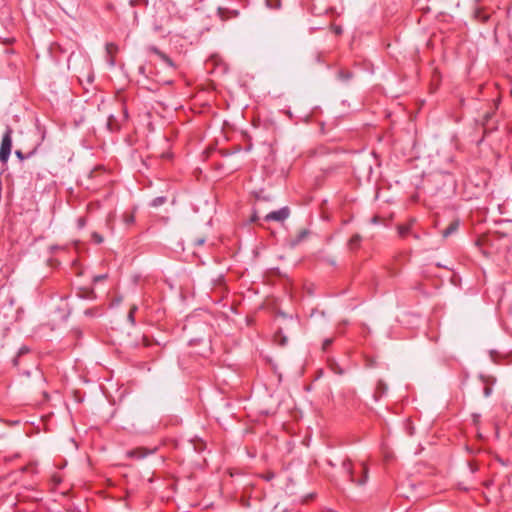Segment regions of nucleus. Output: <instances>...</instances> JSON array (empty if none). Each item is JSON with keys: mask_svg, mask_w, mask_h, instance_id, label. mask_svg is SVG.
Here are the masks:
<instances>
[{"mask_svg": "<svg viewBox=\"0 0 512 512\" xmlns=\"http://www.w3.org/2000/svg\"><path fill=\"white\" fill-rule=\"evenodd\" d=\"M12 149V129L7 128L5 134L2 137L1 146H0V160L3 163H6L9 159L10 153Z\"/></svg>", "mask_w": 512, "mask_h": 512, "instance_id": "obj_1", "label": "nucleus"}, {"mask_svg": "<svg viewBox=\"0 0 512 512\" xmlns=\"http://www.w3.org/2000/svg\"><path fill=\"white\" fill-rule=\"evenodd\" d=\"M289 215H290L289 208L283 207L280 210L268 213L264 219L266 221L283 222L289 217Z\"/></svg>", "mask_w": 512, "mask_h": 512, "instance_id": "obj_2", "label": "nucleus"}, {"mask_svg": "<svg viewBox=\"0 0 512 512\" xmlns=\"http://www.w3.org/2000/svg\"><path fill=\"white\" fill-rule=\"evenodd\" d=\"M105 49H106V54H107L108 65H109V67H113L115 64L114 55L117 53L118 47L113 43H108L106 45Z\"/></svg>", "mask_w": 512, "mask_h": 512, "instance_id": "obj_3", "label": "nucleus"}, {"mask_svg": "<svg viewBox=\"0 0 512 512\" xmlns=\"http://www.w3.org/2000/svg\"><path fill=\"white\" fill-rule=\"evenodd\" d=\"M153 452H154V450H147L145 448L140 447V448H136V449L128 451L127 456L132 457V458L142 459V458L146 457L148 454H152Z\"/></svg>", "mask_w": 512, "mask_h": 512, "instance_id": "obj_4", "label": "nucleus"}, {"mask_svg": "<svg viewBox=\"0 0 512 512\" xmlns=\"http://www.w3.org/2000/svg\"><path fill=\"white\" fill-rule=\"evenodd\" d=\"M151 52H153L154 54H156L165 64H167L168 66L174 68V63L173 61L166 55L164 54L163 52H161L159 49H157L156 47H151L149 49Z\"/></svg>", "mask_w": 512, "mask_h": 512, "instance_id": "obj_5", "label": "nucleus"}, {"mask_svg": "<svg viewBox=\"0 0 512 512\" xmlns=\"http://www.w3.org/2000/svg\"><path fill=\"white\" fill-rule=\"evenodd\" d=\"M310 232L307 229H301L295 238L291 241V245L295 246L305 240L309 236Z\"/></svg>", "mask_w": 512, "mask_h": 512, "instance_id": "obj_6", "label": "nucleus"}, {"mask_svg": "<svg viewBox=\"0 0 512 512\" xmlns=\"http://www.w3.org/2000/svg\"><path fill=\"white\" fill-rule=\"evenodd\" d=\"M459 227V221L458 220H454L452 221L449 226L443 231L442 233V236L444 238H447L448 236H450L451 234H453L454 232L457 231Z\"/></svg>", "mask_w": 512, "mask_h": 512, "instance_id": "obj_7", "label": "nucleus"}, {"mask_svg": "<svg viewBox=\"0 0 512 512\" xmlns=\"http://www.w3.org/2000/svg\"><path fill=\"white\" fill-rule=\"evenodd\" d=\"M362 466H363L362 478L359 481L354 482V483H357L358 485H364L368 480V467L365 463H363Z\"/></svg>", "mask_w": 512, "mask_h": 512, "instance_id": "obj_8", "label": "nucleus"}, {"mask_svg": "<svg viewBox=\"0 0 512 512\" xmlns=\"http://www.w3.org/2000/svg\"><path fill=\"white\" fill-rule=\"evenodd\" d=\"M343 468L349 473L350 475V480L352 482H355V479L353 477V469H352V464H351V461L350 460H345L343 462Z\"/></svg>", "mask_w": 512, "mask_h": 512, "instance_id": "obj_9", "label": "nucleus"}, {"mask_svg": "<svg viewBox=\"0 0 512 512\" xmlns=\"http://www.w3.org/2000/svg\"><path fill=\"white\" fill-rule=\"evenodd\" d=\"M414 222V220H411L410 224H402L398 226V232L401 236H405L411 228V224Z\"/></svg>", "mask_w": 512, "mask_h": 512, "instance_id": "obj_10", "label": "nucleus"}, {"mask_svg": "<svg viewBox=\"0 0 512 512\" xmlns=\"http://www.w3.org/2000/svg\"><path fill=\"white\" fill-rule=\"evenodd\" d=\"M362 237L359 235V234H355L354 236H352L349 240V246L351 248H355V247H358L360 241H361Z\"/></svg>", "mask_w": 512, "mask_h": 512, "instance_id": "obj_11", "label": "nucleus"}, {"mask_svg": "<svg viewBox=\"0 0 512 512\" xmlns=\"http://www.w3.org/2000/svg\"><path fill=\"white\" fill-rule=\"evenodd\" d=\"M192 442L196 451H202L205 448V444L200 439L193 440Z\"/></svg>", "mask_w": 512, "mask_h": 512, "instance_id": "obj_12", "label": "nucleus"}, {"mask_svg": "<svg viewBox=\"0 0 512 512\" xmlns=\"http://www.w3.org/2000/svg\"><path fill=\"white\" fill-rule=\"evenodd\" d=\"M137 306L136 305H132L130 307V310H129V313H128V321L131 323V324H134V314L135 312L137 311Z\"/></svg>", "mask_w": 512, "mask_h": 512, "instance_id": "obj_13", "label": "nucleus"}, {"mask_svg": "<svg viewBox=\"0 0 512 512\" xmlns=\"http://www.w3.org/2000/svg\"><path fill=\"white\" fill-rule=\"evenodd\" d=\"M267 7L277 9L280 7V0H266Z\"/></svg>", "mask_w": 512, "mask_h": 512, "instance_id": "obj_14", "label": "nucleus"}, {"mask_svg": "<svg viewBox=\"0 0 512 512\" xmlns=\"http://www.w3.org/2000/svg\"><path fill=\"white\" fill-rule=\"evenodd\" d=\"M15 155H16V157H17L19 160H21V161H23V160H25V159H26V156L22 153V151H21V150H16V151H15Z\"/></svg>", "mask_w": 512, "mask_h": 512, "instance_id": "obj_15", "label": "nucleus"}, {"mask_svg": "<svg viewBox=\"0 0 512 512\" xmlns=\"http://www.w3.org/2000/svg\"><path fill=\"white\" fill-rule=\"evenodd\" d=\"M92 237L97 243L103 242V237L101 235H99L98 233H93Z\"/></svg>", "mask_w": 512, "mask_h": 512, "instance_id": "obj_16", "label": "nucleus"}, {"mask_svg": "<svg viewBox=\"0 0 512 512\" xmlns=\"http://www.w3.org/2000/svg\"><path fill=\"white\" fill-rule=\"evenodd\" d=\"M164 203V198H156L153 200V206H159Z\"/></svg>", "mask_w": 512, "mask_h": 512, "instance_id": "obj_17", "label": "nucleus"}, {"mask_svg": "<svg viewBox=\"0 0 512 512\" xmlns=\"http://www.w3.org/2000/svg\"><path fill=\"white\" fill-rule=\"evenodd\" d=\"M113 124H114V118H113V116H110V117H109V119H108V123H107L108 128H109L110 130H112V129H113Z\"/></svg>", "mask_w": 512, "mask_h": 512, "instance_id": "obj_18", "label": "nucleus"}, {"mask_svg": "<svg viewBox=\"0 0 512 512\" xmlns=\"http://www.w3.org/2000/svg\"><path fill=\"white\" fill-rule=\"evenodd\" d=\"M377 389L379 391H384L386 390V385L382 381H379Z\"/></svg>", "mask_w": 512, "mask_h": 512, "instance_id": "obj_19", "label": "nucleus"}, {"mask_svg": "<svg viewBox=\"0 0 512 512\" xmlns=\"http://www.w3.org/2000/svg\"><path fill=\"white\" fill-rule=\"evenodd\" d=\"M107 275H99V276H95L94 277V281L97 282V281H101V280H104L106 279Z\"/></svg>", "mask_w": 512, "mask_h": 512, "instance_id": "obj_20", "label": "nucleus"}, {"mask_svg": "<svg viewBox=\"0 0 512 512\" xmlns=\"http://www.w3.org/2000/svg\"><path fill=\"white\" fill-rule=\"evenodd\" d=\"M490 394H491V388H490V387H488V386H487V387H485V389H484V395H485L486 397H488Z\"/></svg>", "mask_w": 512, "mask_h": 512, "instance_id": "obj_21", "label": "nucleus"}, {"mask_svg": "<svg viewBox=\"0 0 512 512\" xmlns=\"http://www.w3.org/2000/svg\"><path fill=\"white\" fill-rule=\"evenodd\" d=\"M332 343V340L328 339L324 342L323 346L324 348L328 347Z\"/></svg>", "mask_w": 512, "mask_h": 512, "instance_id": "obj_22", "label": "nucleus"}, {"mask_svg": "<svg viewBox=\"0 0 512 512\" xmlns=\"http://www.w3.org/2000/svg\"><path fill=\"white\" fill-rule=\"evenodd\" d=\"M257 220H258V216H257V214H256V213H254V214L251 216V221H252V222H255V221H257Z\"/></svg>", "mask_w": 512, "mask_h": 512, "instance_id": "obj_23", "label": "nucleus"}, {"mask_svg": "<svg viewBox=\"0 0 512 512\" xmlns=\"http://www.w3.org/2000/svg\"><path fill=\"white\" fill-rule=\"evenodd\" d=\"M286 341H287V339L285 337H282L281 340H280V344L281 345H285Z\"/></svg>", "mask_w": 512, "mask_h": 512, "instance_id": "obj_24", "label": "nucleus"}, {"mask_svg": "<svg viewBox=\"0 0 512 512\" xmlns=\"http://www.w3.org/2000/svg\"><path fill=\"white\" fill-rule=\"evenodd\" d=\"M372 222H373V223H377V222H378V217H377V216H374V217L372 218Z\"/></svg>", "mask_w": 512, "mask_h": 512, "instance_id": "obj_25", "label": "nucleus"}, {"mask_svg": "<svg viewBox=\"0 0 512 512\" xmlns=\"http://www.w3.org/2000/svg\"><path fill=\"white\" fill-rule=\"evenodd\" d=\"M203 242H204V240H203V239H201V240H198V243H197V244H198V245H202V244H203Z\"/></svg>", "mask_w": 512, "mask_h": 512, "instance_id": "obj_26", "label": "nucleus"}, {"mask_svg": "<svg viewBox=\"0 0 512 512\" xmlns=\"http://www.w3.org/2000/svg\"><path fill=\"white\" fill-rule=\"evenodd\" d=\"M132 220H133V217H132V216H129V217L127 218V221H129V222H131Z\"/></svg>", "mask_w": 512, "mask_h": 512, "instance_id": "obj_27", "label": "nucleus"}, {"mask_svg": "<svg viewBox=\"0 0 512 512\" xmlns=\"http://www.w3.org/2000/svg\"><path fill=\"white\" fill-rule=\"evenodd\" d=\"M340 32H341V29H340V28H337V29H336V33H338V34H339Z\"/></svg>", "mask_w": 512, "mask_h": 512, "instance_id": "obj_28", "label": "nucleus"}, {"mask_svg": "<svg viewBox=\"0 0 512 512\" xmlns=\"http://www.w3.org/2000/svg\"><path fill=\"white\" fill-rule=\"evenodd\" d=\"M144 344H145V346L149 345V343L146 341V339H144Z\"/></svg>", "mask_w": 512, "mask_h": 512, "instance_id": "obj_29", "label": "nucleus"}, {"mask_svg": "<svg viewBox=\"0 0 512 512\" xmlns=\"http://www.w3.org/2000/svg\"><path fill=\"white\" fill-rule=\"evenodd\" d=\"M482 242H484V238L481 240H478V243H482Z\"/></svg>", "mask_w": 512, "mask_h": 512, "instance_id": "obj_30", "label": "nucleus"}]
</instances>
